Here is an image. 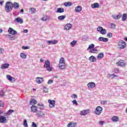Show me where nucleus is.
Wrapping results in <instances>:
<instances>
[{"mask_svg":"<svg viewBox=\"0 0 127 127\" xmlns=\"http://www.w3.org/2000/svg\"><path fill=\"white\" fill-rule=\"evenodd\" d=\"M38 110H37V106H36L35 105H33L31 107V112L32 113H36L37 112H38Z\"/></svg>","mask_w":127,"mask_h":127,"instance_id":"nucleus-12","label":"nucleus"},{"mask_svg":"<svg viewBox=\"0 0 127 127\" xmlns=\"http://www.w3.org/2000/svg\"><path fill=\"white\" fill-rule=\"evenodd\" d=\"M4 51V50L3 49L0 48V54H2Z\"/></svg>","mask_w":127,"mask_h":127,"instance_id":"nucleus-52","label":"nucleus"},{"mask_svg":"<svg viewBox=\"0 0 127 127\" xmlns=\"http://www.w3.org/2000/svg\"><path fill=\"white\" fill-rule=\"evenodd\" d=\"M9 67V64H4L1 65V69H7Z\"/></svg>","mask_w":127,"mask_h":127,"instance_id":"nucleus-20","label":"nucleus"},{"mask_svg":"<svg viewBox=\"0 0 127 127\" xmlns=\"http://www.w3.org/2000/svg\"><path fill=\"white\" fill-rule=\"evenodd\" d=\"M6 78L7 79V80L10 81V82H12V79H14L13 77H11V76L9 75H6Z\"/></svg>","mask_w":127,"mask_h":127,"instance_id":"nucleus-32","label":"nucleus"},{"mask_svg":"<svg viewBox=\"0 0 127 127\" xmlns=\"http://www.w3.org/2000/svg\"><path fill=\"white\" fill-rule=\"evenodd\" d=\"M48 103H49L50 108H54L55 107V100H48Z\"/></svg>","mask_w":127,"mask_h":127,"instance_id":"nucleus-8","label":"nucleus"},{"mask_svg":"<svg viewBox=\"0 0 127 127\" xmlns=\"http://www.w3.org/2000/svg\"><path fill=\"white\" fill-rule=\"evenodd\" d=\"M59 67L61 70H63L65 69L66 67V64H65V60L64 58H61L59 61Z\"/></svg>","mask_w":127,"mask_h":127,"instance_id":"nucleus-2","label":"nucleus"},{"mask_svg":"<svg viewBox=\"0 0 127 127\" xmlns=\"http://www.w3.org/2000/svg\"><path fill=\"white\" fill-rule=\"evenodd\" d=\"M103 27H98L97 28V31L99 32H101L102 30H103Z\"/></svg>","mask_w":127,"mask_h":127,"instance_id":"nucleus-42","label":"nucleus"},{"mask_svg":"<svg viewBox=\"0 0 127 127\" xmlns=\"http://www.w3.org/2000/svg\"><path fill=\"white\" fill-rule=\"evenodd\" d=\"M36 113H37V115L38 116V118H40L44 115V113H43V112H42L41 111H38Z\"/></svg>","mask_w":127,"mask_h":127,"instance_id":"nucleus-24","label":"nucleus"},{"mask_svg":"<svg viewBox=\"0 0 127 127\" xmlns=\"http://www.w3.org/2000/svg\"><path fill=\"white\" fill-rule=\"evenodd\" d=\"M32 127H37V125L35 124V123L33 122L32 124Z\"/></svg>","mask_w":127,"mask_h":127,"instance_id":"nucleus-53","label":"nucleus"},{"mask_svg":"<svg viewBox=\"0 0 127 127\" xmlns=\"http://www.w3.org/2000/svg\"><path fill=\"white\" fill-rule=\"evenodd\" d=\"M122 16H127V13H124Z\"/></svg>","mask_w":127,"mask_h":127,"instance_id":"nucleus-63","label":"nucleus"},{"mask_svg":"<svg viewBox=\"0 0 127 127\" xmlns=\"http://www.w3.org/2000/svg\"><path fill=\"white\" fill-rule=\"evenodd\" d=\"M43 21H46V20H49V17L47 16H44L42 18Z\"/></svg>","mask_w":127,"mask_h":127,"instance_id":"nucleus-37","label":"nucleus"},{"mask_svg":"<svg viewBox=\"0 0 127 127\" xmlns=\"http://www.w3.org/2000/svg\"><path fill=\"white\" fill-rule=\"evenodd\" d=\"M47 43H48L49 45H53L54 44H57L58 43V40H54V41H47Z\"/></svg>","mask_w":127,"mask_h":127,"instance_id":"nucleus-13","label":"nucleus"},{"mask_svg":"<svg viewBox=\"0 0 127 127\" xmlns=\"http://www.w3.org/2000/svg\"><path fill=\"white\" fill-rule=\"evenodd\" d=\"M93 48H95V45L91 44L89 45L87 50H91V49H93Z\"/></svg>","mask_w":127,"mask_h":127,"instance_id":"nucleus-29","label":"nucleus"},{"mask_svg":"<svg viewBox=\"0 0 127 127\" xmlns=\"http://www.w3.org/2000/svg\"><path fill=\"white\" fill-rule=\"evenodd\" d=\"M24 11V10H23V9H21V10H20V12L21 13H22V12H23Z\"/></svg>","mask_w":127,"mask_h":127,"instance_id":"nucleus-62","label":"nucleus"},{"mask_svg":"<svg viewBox=\"0 0 127 127\" xmlns=\"http://www.w3.org/2000/svg\"><path fill=\"white\" fill-rule=\"evenodd\" d=\"M4 95V94L3 93H1V92L0 93V96H1V97L3 96Z\"/></svg>","mask_w":127,"mask_h":127,"instance_id":"nucleus-61","label":"nucleus"},{"mask_svg":"<svg viewBox=\"0 0 127 127\" xmlns=\"http://www.w3.org/2000/svg\"><path fill=\"white\" fill-rule=\"evenodd\" d=\"M44 61V60H43V59H40V62H43Z\"/></svg>","mask_w":127,"mask_h":127,"instance_id":"nucleus-64","label":"nucleus"},{"mask_svg":"<svg viewBox=\"0 0 127 127\" xmlns=\"http://www.w3.org/2000/svg\"><path fill=\"white\" fill-rule=\"evenodd\" d=\"M64 4L65 6H71V5H72V3L70 2H65Z\"/></svg>","mask_w":127,"mask_h":127,"instance_id":"nucleus-34","label":"nucleus"},{"mask_svg":"<svg viewBox=\"0 0 127 127\" xmlns=\"http://www.w3.org/2000/svg\"><path fill=\"white\" fill-rule=\"evenodd\" d=\"M23 126L24 127H28V126L27 125V121H26V120H24Z\"/></svg>","mask_w":127,"mask_h":127,"instance_id":"nucleus-40","label":"nucleus"},{"mask_svg":"<svg viewBox=\"0 0 127 127\" xmlns=\"http://www.w3.org/2000/svg\"><path fill=\"white\" fill-rule=\"evenodd\" d=\"M8 32L9 33V34H12V35H15V34L17 33L16 31L13 30V29L11 28H9Z\"/></svg>","mask_w":127,"mask_h":127,"instance_id":"nucleus-11","label":"nucleus"},{"mask_svg":"<svg viewBox=\"0 0 127 127\" xmlns=\"http://www.w3.org/2000/svg\"><path fill=\"white\" fill-rule=\"evenodd\" d=\"M99 6H100L99 3L96 2L91 4V7H92V8H98Z\"/></svg>","mask_w":127,"mask_h":127,"instance_id":"nucleus-22","label":"nucleus"},{"mask_svg":"<svg viewBox=\"0 0 127 127\" xmlns=\"http://www.w3.org/2000/svg\"><path fill=\"white\" fill-rule=\"evenodd\" d=\"M98 40L99 41H103V42H108V41H109V39L100 37L99 38Z\"/></svg>","mask_w":127,"mask_h":127,"instance_id":"nucleus-18","label":"nucleus"},{"mask_svg":"<svg viewBox=\"0 0 127 127\" xmlns=\"http://www.w3.org/2000/svg\"><path fill=\"white\" fill-rule=\"evenodd\" d=\"M15 8V9H18L19 8V4L16 2H12L11 1H7L5 3V10L6 12H10L12 10V8Z\"/></svg>","mask_w":127,"mask_h":127,"instance_id":"nucleus-1","label":"nucleus"},{"mask_svg":"<svg viewBox=\"0 0 127 127\" xmlns=\"http://www.w3.org/2000/svg\"><path fill=\"white\" fill-rule=\"evenodd\" d=\"M102 112H103V108L101 106L97 107L94 111L95 114L98 116H100V114H102Z\"/></svg>","mask_w":127,"mask_h":127,"instance_id":"nucleus-4","label":"nucleus"},{"mask_svg":"<svg viewBox=\"0 0 127 127\" xmlns=\"http://www.w3.org/2000/svg\"><path fill=\"white\" fill-rule=\"evenodd\" d=\"M89 60L91 61V62H96V61H97V58H96L94 56H91L89 58Z\"/></svg>","mask_w":127,"mask_h":127,"instance_id":"nucleus-21","label":"nucleus"},{"mask_svg":"<svg viewBox=\"0 0 127 127\" xmlns=\"http://www.w3.org/2000/svg\"><path fill=\"white\" fill-rule=\"evenodd\" d=\"M126 42L124 41L119 42L118 43V46L120 49H124V48H126Z\"/></svg>","mask_w":127,"mask_h":127,"instance_id":"nucleus-5","label":"nucleus"},{"mask_svg":"<svg viewBox=\"0 0 127 127\" xmlns=\"http://www.w3.org/2000/svg\"><path fill=\"white\" fill-rule=\"evenodd\" d=\"M90 109H85L80 111V116H87L88 114H90Z\"/></svg>","mask_w":127,"mask_h":127,"instance_id":"nucleus-7","label":"nucleus"},{"mask_svg":"<svg viewBox=\"0 0 127 127\" xmlns=\"http://www.w3.org/2000/svg\"><path fill=\"white\" fill-rule=\"evenodd\" d=\"M127 19V16H123L122 17V20L123 21H125V20H126Z\"/></svg>","mask_w":127,"mask_h":127,"instance_id":"nucleus-56","label":"nucleus"},{"mask_svg":"<svg viewBox=\"0 0 127 127\" xmlns=\"http://www.w3.org/2000/svg\"><path fill=\"white\" fill-rule=\"evenodd\" d=\"M100 32H101V34H102L103 35H105V34H106V33H107V31L106 30V29L103 28V30Z\"/></svg>","mask_w":127,"mask_h":127,"instance_id":"nucleus-38","label":"nucleus"},{"mask_svg":"<svg viewBox=\"0 0 127 127\" xmlns=\"http://www.w3.org/2000/svg\"><path fill=\"white\" fill-rule=\"evenodd\" d=\"M15 39V38L14 37H11L10 38V40H14Z\"/></svg>","mask_w":127,"mask_h":127,"instance_id":"nucleus-59","label":"nucleus"},{"mask_svg":"<svg viewBox=\"0 0 127 127\" xmlns=\"http://www.w3.org/2000/svg\"><path fill=\"white\" fill-rule=\"evenodd\" d=\"M113 37V33H108L107 34V37H109V38H111V37Z\"/></svg>","mask_w":127,"mask_h":127,"instance_id":"nucleus-43","label":"nucleus"},{"mask_svg":"<svg viewBox=\"0 0 127 127\" xmlns=\"http://www.w3.org/2000/svg\"><path fill=\"white\" fill-rule=\"evenodd\" d=\"M22 49H23L24 50H26V49H29V47L22 46Z\"/></svg>","mask_w":127,"mask_h":127,"instance_id":"nucleus-47","label":"nucleus"},{"mask_svg":"<svg viewBox=\"0 0 127 127\" xmlns=\"http://www.w3.org/2000/svg\"><path fill=\"white\" fill-rule=\"evenodd\" d=\"M121 18V16H113L114 19H120Z\"/></svg>","mask_w":127,"mask_h":127,"instance_id":"nucleus-51","label":"nucleus"},{"mask_svg":"<svg viewBox=\"0 0 127 127\" xmlns=\"http://www.w3.org/2000/svg\"><path fill=\"white\" fill-rule=\"evenodd\" d=\"M117 66H121V67H126L127 64L125 63L124 60H120L118 62L116 63Z\"/></svg>","mask_w":127,"mask_h":127,"instance_id":"nucleus-6","label":"nucleus"},{"mask_svg":"<svg viewBox=\"0 0 127 127\" xmlns=\"http://www.w3.org/2000/svg\"><path fill=\"white\" fill-rule=\"evenodd\" d=\"M3 2H4V1H0V5H2V4H3Z\"/></svg>","mask_w":127,"mask_h":127,"instance_id":"nucleus-58","label":"nucleus"},{"mask_svg":"<svg viewBox=\"0 0 127 127\" xmlns=\"http://www.w3.org/2000/svg\"><path fill=\"white\" fill-rule=\"evenodd\" d=\"M5 123H6V117L3 116H0V123L5 124Z\"/></svg>","mask_w":127,"mask_h":127,"instance_id":"nucleus-9","label":"nucleus"},{"mask_svg":"<svg viewBox=\"0 0 127 127\" xmlns=\"http://www.w3.org/2000/svg\"><path fill=\"white\" fill-rule=\"evenodd\" d=\"M71 27H72V24H71L70 23H68L65 25V26L64 27V29L65 30H70V29H71Z\"/></svg>","mask_w":127,"mask_h":127,"instance_id":"nucleus-14","label":"nucleus"},{"mask_svg":"<svg viewBox=\"0 0 127 127\" xmlns=\"http://www.w3.org/2000/svg\"><path fill=\"white\" fill-rule=\"evenodd\" d=\"M76 44H77V41H73L70 43V45L72 47H74Z\"/></svg>","mask_w":127,"mask_h":127,"instance_id":"nucleus-35","label":"nucleus"},{"mask_svg":"<svg viewBox=\"0 0 127 127\" xmlns=\"http://www.w3.org/2000/svg\"><path fill=\"white\" fill-rule=\"evenodd\" d=\"M72 103H73V105H76V106L78 105V103H77V101H76V100H74L72 101Z\"/></svg>","mask_w":127,"mask_h":127,"instance_id":"nucleus-50","label":"nucleus"},{"mask_svg":"<svg viewBox=\"0 0 127 127\" xmlns=\"http://www.w3.org/2000/svg\"><path fill=\"white\" fill-rule=\"evenodd\" d=\"M98 52H99V51H98L97 49L95 48H93L89 50V53H93V54H97V53H98Z\"/></svg>","mask_w":127,"mask_h":127,"instance_id":"nucleus-19","label":"nucleus"},{"mask_svg":"<svg viewBox=\"0 0 127 127\" xmlns=\"http://www.w3.org/2000/svg\"><path fill=\"white\" fill-rule=\"evenodd\" d=\"M53 83V81L52 80H49L48 82V84H52Z\"/></svg>","mask_w":127,"mask_h":127,"instance_id":"nucleus-57","label":"nucleus"},{"mask_svg":"<svg viewBox=\"0 0 127 127\" xmlns=\"http://www.w3.org/2000/svg\"><path fill=\"white\" fill-rule=\"evenodd\" d=\"M20 56L21 58H22V59H26V57H27L26 54L23 53H21Z\"/></svg>","mask_w":127,"mask_h":127,"instance_id":"nucleus-33","label":"nucleus"},{"mask_svg":"<svg viewBox=\"0 0 127 127\" xmlns=\"http://www.w3.org/2000/svg\"><path fill=\"white\" fill-rule=\"evenodd\" d=\"M36 82L38 84H41L43 82V78L42 77H37L36 78Z\"/></svg>","mask_w":127,"mask_h":127,"instance_id":"nucleus-15","label":"nucleus"},{"mask_svg":"<svg viewBox=\"0 0 127 127\" xmlns=\"http://www.w3.org/2000/svg\"><path fill=\"white\" fill-rule=\"evenodd\" d=\"M65 16H59L58 19L59 20H63V19H65Z\"/></svg>","mask_w":127,"mask_h":127,"instance_id":"nucleus-41","label":"nucleus"},{"mask_svg":"<svg viewBox=\"0 0 127 127\" xmlns=\"http://www.w3.org/2000/svg\"><path fill=\"white\" fill-rule=\"evenodd\" d=\"M44 68H46L47 71H52V67H50V62L49 61H46L44 64Z\"/></svg>","mask_w":127,"mask_h":127,"instance_id":"nucleus-3","label":"nucleus"},{"mask_svg":"<svg viewBox=\"0 0 127 127\" xmlns=\"http://www.w3.org/2000/svg\"><path fill=\"white\" fill-rule=\"evenodd\" d=\"M112 16H123V14L121 13H119L118 15L115 14V15H112Z\"/></svg>","mask_w":127,"mask_h":127,"instance_id":"nucleus-46","label":"nucleus"},{"mask_svg":"<svg viewBox=\"0 0 127 127\" xmlns=\"http://www.w3.org/2000/svg\"><path fill=\"white\" fill-rule=\"evenodd\" d=\"M108 77L109 78H111V77H112V79H114L115 78H117V77H118V75H115V74H108Z\"/></svg>","mask_w":127,"mask_h":127,"instance_id":"nucleus-30","label":"nucleus"},{"mask_svg":"<svg viewBox=\"0 0 127 127\" xmlns=\"http://www.w3.org/2000/svg\"><path fill=\"white\" fill-rule=\"evenodd\" d=\"M29 12L31 13V14H34L36 12V9L34 8H30Z\"/></svg>","mask_w":127,"mask_h":127,"instance_id":"nucleus-25","label":"nucleus"},{"mask_svg":"<svg viewBox=\"0 0 127 127\" xmlns=\"http://www.w3.org/2000/svg\"><path fill=\"white\" fill-rule=\"evenodd\" d=\"M13 112H14V111L13 110H9L7 111V114L8 115H10L11 114H12V113H13Z\"/></svg>","mask_w":127,"mask_h":127,"instance_id":"nucleus-44","label":"nucleus"},{"mask_svg":"<svg viewBox=\"0 0 127 127\" xmlns=\"http://www.w3.org/2000/svg\"><path fill=\"white\" fill-rule=\"evenodd\" d=\"M15 21H16V22H18V23H20L21 24V23H23V20L22 19H21L19 17L16 18L15 19Z\"/></svg>","mask_w":127,"mask_h":127,"instance_id":"nucleus-23","label":"nucleus"},{"mask_svg":"<svg viewBox=\"0 0 127 127\" xmlns=\"http://www.w3.org/2000/svg\"><path fill=\"white\" fill-rule=\"evenodd\" d=\"M114 73H116V74L120 73L119 68H115L114 70Z\"/></svg>","mask_w":127,"mask_h":127,"instance_id":"nucleus-45","label":"nucleus"},{"mask_svg":"<svg viewBox=\"0 0 127 127\" xmlns=\"http://www.w3.org/2000/svg\"><path fill=\"white\" fill-rule=\"evenodd\" d=\"M87 87L88 89H93L96 87V83L94 82H89L87 84Z\"/></svg>","mask_w":127,"mask_h":127,"instance_id":"nucleus-10","label":"nucleus"},{"mask_svg":"<svg viewBox=\"0 0 127 127\" xmlns=\"http://www.w3.org/2000/svg\"><path fill=\"white\" fill-rule=\"evenodd\" d=\"M38 107H39L40 110H43L44 109V105L43 104H38Z\"/></svg>","mask_w":127,"mask_h":127,"instance_id":"nucleus-36","label":"nucleus"},{"mask_svg":"<svg viewBox=\"0 0 127 127\" xmlns=\"http://www.w3.org/2000/svg\"><path fill=\"white\" fill-rule=\"evenodd\" d=\"M24 33H27L28 32V30L27 29L24 30Z\"/></svg>","mask_w":127,"mask_h":127,"instance_id":"nucleus-60","label":"nucleus"},{"mask_svg":"<svg viewBox=\"0 0 127 127\" xmlns=\"http://www.w3.org/2000/svg\"><path fill=\"white\" fill-rule=\"evenodd\" d=\"M32 104H33L34 105H36V104H37V101H36V100L35 99H31L30 101V104L32 105Z\"/></svg>","mask_w":127,"mask_h":127,"instance_id":"nucleus-28","label":"nucleus"},{"mask_svg":"<svg viewBox=\"0 0 127 127\" xmlns=\"http://www.w3.org/2000/svg\"><path fill=\"white\" fill-rule=\"evenodd\" d=\"M107 101H102L101 102V104H102V105H107Z\"/></svg>","mask_w":127,"mask_h":127,"instance_id":"nucleus-48","label":"nucleus"},{"mask_svg":"<svg viewBox=\"0 0 127 127\" xmlns=\"http://www.w3.org/2000/svg\"><path fill=\"white\" fill-rule=\"evenodd\" d=\"M81 10L82 7H81L80 6H77L75 8V11H76V12H80Z\"/></svg>","mask_w":127,"mask_h":127,"instance_id":"nucleus-26","label":"nucleus"},{"mask_svg":"<svg viewBox=\"0 0 127 127\" xmlns=\"http://www.w3.org/2000/svg\"><path fill=\"white\" fill-rule=\"evenodd\" d=\"M104 123H105V122H104V121H100L99 123V125H100V126H102V125H104Z\"/></svg>","mask_w":127,"mask_h":127,"instance_id":"nucleus-55","label":"nucleus"},{"mask_svg":"<svg viewBox=\"0 0 127 127\" xmlns=\"http://www.w3.org/2000/svg\"><path fill=\"white\" fill-rule=\"evenodd\" d=\"M3 106H4L3 102H2L1 101H0V107H3Z\"/></svg>","mask_w":127,"mask_h":127,"instance_id":"nucleus-54","label":"nucleus"},{"mask_svg":"<svg viewBox=\"0 0 127 127\" xmlns=\"http://www.w3.org/2000/svg\"><path fill=\"white\" fill-rule=\"evenodd\" d=\"M111 25V28H112V29H115L116 28V24H114V23H111L110 24Z\"/></svg>","mask_w":127,"mask_h":127,"instance_id":"nucleus-39","label":"nucleus"},{"mask_svg":"<svg viewBox=\"0 0 127 127\" xmlns=\"http://www.w3.org/2000/svg\"><path fill=\"white\" fill-rule=\"evenodd\" d=\"M111 120L112 122H114V123H118V122H119L120 119L119 118V117L118 116H113L111 118Z\"/></svg>","mask_w":127,"mask_h":127,"instance_id":"nucleus-17","label":"nucleus"},{"mask_svg":"<svg viewBox=\"0 0 127 127\" xmlns=\"http://www.w3.org/2000/svg\"><path fill=\"white\" fill-rule=\"evenodd\" d=\"M104 53H100L97 56V59L101 60V59H103V58H104Z\"/></svg>","mask_w":127,"mask_h":127,"instance_id":"nucleus-16","label":"nucleus"},{"mask_svg":"<svg viewBox=\"0 0 127 127\" xmlns=\"http://www.w3.org/2000/svg\"><path fill=\"white\" fill-rule=\"evenodd\" d=\"M76 125L77 124H76V123L70 122L67 125V127H76Z\"/></svg>","mask_w":127,"mask_h":127,"instance_id":"nucleus-27","label":"nucleus"},{"mask_svg":"<svg viewBox=\"0 0 127 127\" xmlns=\"http://www.w3.org/2000/svg\"><path fill=\"white\" fill-rule=\"evenodd\" d=\"M57 12H58L59 13H62V12H64V8H58L57 9Z\"/></svg>","mask_w":127,"mask_h":127,"instance_id":"nucleus-31","label":"nucleus"},{"mask_svg":"<svg viewBox=\"0 0 127 127\" xmlns=\"http://www.w3.org/2000/svg\"><path fill=\"white\" fill-rule=\"evenodd\" d=\"M71 98H72V99H75V98H77V95H76V94H72L71 95Z\"/></svg>","mask_w":127,"mask_h":127,"instance_id":"nucleus-49","label":"nucleus"}]
</instances>
